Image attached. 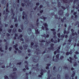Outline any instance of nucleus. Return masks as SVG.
I'll list each match as a JSON object with an SVG mask.
<instances>
[{
	"label": "nucleus",
	"mask_w": 79,
	"mask_h": 79,
	"mask_svg": "<svg viewBox=\"0 0 79 79\" xmlns=\"http://www.w3.org/2000/svg\"><path fill=\"white\" fill-rule=\"evenodd\" d=\"M32 0H23V2H25V3L26 6H33V4L32 3L30 2H32Z\"/></svg>",
	"instance_id": "1"
},
{
	"label": "nucleus",
	"mask_w": 79,
	"mask_h": 79,
	"mask_svg": "<svg viewBox=\"0 0 79 79\" xmlns=\"http://www.w3.org/2000/svg\"><path fill=\"white\" fill-rule=\"evenodd\" d=\"M35 67H33V69H34L35 70H36L37 71H39L40 70V69H42V65H40L39 66V67H38V66H39V64H37L35 65Z\"/></svg>",
	"instance_id": "2"
},
{
	"label": "nucleus",
	"mask_w": 79,
	"mask_h": 79,
	"mask_svg": "<svg viewBox=\"0 0 79 79\" xmlns=\"http://www.w3.org/2000/svg\"><path fill=\"white\" fill-rule=\"evenodd\" d=\"M34 47L36 49V52H35V54L39 55V53H40L39 52H40V51L39 50V46H37V45H36L34 46Z\"/></svg>",
	"instance_id": "3"
},
{
	"label": "nucleus",
	"mask_w": 79,
	"mask_h": 79,
	"mask_svg": "<svg viewBox=\"0 0 79 79\" xmlns=\"http://www.w3.org/2000/svg\"><path fill=\"white\" fill-rule=\"evenodd\" d=\"M16 73L14 72L12 74H10V77L12 79H16L17 78V77H16Z\"/></svg>",
	"instance_id": "4"
},
{
	"label": "nucleus",
	"mask_w": 79,
	"mask_h": 79,
	"mask_svg": "<svg viewBox=\"0 0 79 79\" xmlns=\"http://www.w3.org/2000/svg\"><path fill=\"white\" fill-rule=\"evenodd\" d=\"M59 55H60V54H58L56 56V58H57V59L55 60L54 59V58H55V56H54L53 57V59L52 60L53 61H55V62H59L60 61V59H59Z\"/></svg>",
	"instance_id": "5"
},
{
	"label": "nucleus",
	"mask_w": 79,
	"mask_h": 79,
	"mask_svg": "<svg viewBox=\"0 0 79 79\" xmlns=\"http://www.w3.org/2000/svg\"><path fill=\"white\" fill-rule=\"evenodd\" d=\"M32 59L33 61L35 62V63H37V62L39 61V56H35L34 57H33Z\"/></svg>",
	"instance_id": "6"
},
{
	"label": "nucleus",
	"mask_w": 79,
	"mask_h": 79,
	"mask_svg": "<svg viewBox=\"0 0 79 79\" xmlns=\"http://www.w3.org/2000/svg\"><path fill=\"white\" fill-rule=\"evenodd\" d=\"M58 40H54L53 38H52L51 40V41L52 42H53L54 44H56L57 42H59L60 41V39L59 38H58Z\"/></svg>",
	"instance_id": "7"
},
{
	"label": "nucleus",
	"mask_w": 79,
	"mask_h": 79,
	"mask_svg": "<svg viewBox=\"0 0 79 79\" xmlns=\"http://www.w3.org/2000/svg\"><path fill=\"white\" fill-rule=\"evenodd\" d=\"M50 45V47L48 48V50H54V48L53 47V46H54V44H52Z\"/></svg>",
	"instance_id": "8"
},
{
	"label": "nucleus",
	"mask_w": 79,
	"mask_h": 79,
	"mask_svg": "<svg viewBox=\"0 0 79 79\" xmlns=\"http://www.w3.org/2000/svg\"><path fill=\"white\" fill-rule=\"evenodd\" d=\"M40 42H41V44H40V46L42 47H44V44H43V43L45 42V41L44 40H40Z\"/></svg>",
	"instance_id": "9"
},
{
	"label": "nucleus",
	"mask_w": 79,
	"mask_h": 79,
	"mask_svg": "<svg viewBox=\"0 0 79 79\" xmlns=\"http://www.w3.org/2000/svg\"><path fill=\"white\" fill-rule=\"evenodd\" d=\"M71 32H72V34L74 36V35H77V33L76 32H75V33H74L73 32H74V30H73V29H72L71 30Z\"/></svg>",
	"instance_id": "10"
},
{
	"label": "nucleus",
	"mask_w": 79,
	"mask_h": 79,
	"mask_svg": "<svg viewBox=\"0 0 79 79\" xmlns=\"http://www.w3.org/2000/svg\"><path fill=\"white\" fill-rule=\"evenodd\" d=\"M44 25L45 27L46 31H48V29L47 28V27H48V25L47 24V23H44Z\"/></svg>",
	"instance_id": "11"
},
{
	"label": "nucleus",
	"mask_w": 79,
	"mask_h": 79,
	"mask_svg": "<svg viewBox=\"0 0 79 79\" xmlns=\"http://www.w3.org/2000/svg\"><path fill=\"white\" fill-rule=\"evenodd\" d=\"M59 14L60 15L62 16L63 14V11L62 10H59Z\"/></svg>",
	"instance_id": "12"
},
{
	"label": "nucleus",
	"mask_w": 79,
	"mask_h": 79,
	"mask_svg": "<svg viewBox=\"0 0 79 79\" xmlns=\"http://www.w3.org/2000/svg\"><path fill=\"white\" fill-rule=\"evenodd\" d=\"M22 14L23 16L25 15L26 19L27 20V15H26V13H25L24 11H23V12Z\"/></svg>",
	"instance_id": "13"
},
{
	"label": "nucleus",
	"mask_w": 79,
	"mask_h": 79,
	"mask_svg": "<svg viewBox=\"0 0 79 79\" xmlns=\"http://www.w3.org/2000/svg\"><path fill=\"white\" fill-rule=\"evenodd\" d=\"M41 73H40V74L41 75H43V73H45V72H47L46 70H44L43 69H41Z\"/></svg>",
	"instance_id": "14"
},
{
	"label": "nucleus",
	"mask_w": 79,
	"mask_h": 79,
	"mask_svg": "<svg viewBox=\"0 0 79 79\" xmlns=\"http://www.w3.org/2000/svg\"><path fill=\"white\" fill-rule=\"evenodd\" d=\"M10 64L9 66H6V68H9V67H10V68H13L14 67V64H12L11 65V63H10Z\"/></svg>",
	"instance_id": "15"
},
{
	"label": "nucleus",
	"mask_w": 79,
	"mask_h": 79,
	"mask_svg": "<svg viewBox=\"0 0 79 79\" xmlns=\"http://www.w3.org/2000/svg\"><path fill=\"white\" fill-rule=\"evenodd\" d=\"M18 46V44H16L15 45H14L13 47H14V48H15V49L16 50H18V48H17V47Z\"/></svg>",
	"instance_id": "16"
},
{
	"label": "nucleus",
	"mask_w": 79,
	"mask_h": 79,
	"mask_svg": "<svg viewBox=\"0 0 79 79\" xmlns=\"http://www.w3.org/2000/svg\"><path fill=\"white\" fill-rule=\"evenodd\" d=\"M51 43V42L50 41H49L47 42L46 44H45V46H48V45H49L50 44V43Z\"/></svg>",
	"instance_id": "17"
},
{
	"label": "nucleus",
	"mask_w": 79,
	"mask_h": 79,
	"mask_svg": "<svg viewBox=\"0 0 79 79\" xmlns=\"http://www.w3.org/2000/svg\"><path fill=\"white\" fill-rule=\"evenodd\" d=\"M51 31H53V34H54V35H56V32H55V29H51Z\"/></svg>",
	"instance_id": "18"
},
{
	"label": "nucleus",
	"mask_w": 79,
	"mask_h": 79,
	"mask_svg": "<svg viewBox=\"0 0 79 79\" xmlns=\"http://www.w3.org/2000/svg\"><path fill=\"white\" fill-rule=\"evenodd\" d=\"M56 53H60V50H59V49H57L56 50V51H55L54 52V54L55 55H56Z\"/></svg>",
	"instance_id": "19"
},
{
	"label": "nucleus",
	"mask_w": 79,
	"mask_h": 79,
	"mask_svg": "<svg viewBox=\"0 0 79 79\" xmlns=\"http://www.w3.org/2000/svg\"><path fill=\"white\" fill-rule=\"evenodd\" d=\"M42 37H44L45 38H47V37H49V35H47L45 34H44V35H42Z\"/></svg>",
	"instance_id": "20"
},
{
	"label": "nucleus",
	"mask_w": 79,
	"mask_h": 79,
	"mask_svg": "<svg viewBox=\"0 0 79 79\" xmlns=\"http://www.w3.org/2000/svg\"><path fill=\"white\" fill-rule=\"evenodd\" d=\"M8 16V13L6 12V16L4 17V21H6V19H7V17Z\"/></svg>",
	"instance_id": "21"
},
{
	"label": "nucleus",
	"mask_w": 79,
	"mask_h": 79,
	"mask_svg": "<svg viewBox=\"0 0 79 79\" xmlns=\"http://www.w3.org/2000/svg\"><path fill=\"white\" fill-rule=\"evenodd\" d=\"M37 28H35V33L36 34H40V32H39V30L37 29Z\"/></svg>",
	"instance_id": "22"
},
{
	"label": "nucleus",
	"mask_w": 79,
	"mask_h": 79,
	"mask_svg": "<svg viewBox=\"0 0 79 79\" xmlns=\"http://www.w3.org/2000/svg\"><path fill=\"white\" fill-rule=\"evenodd\" d=\"M69 58L70 60H69V59H67V60H68L69 61H70V63H72V60H73V59H72V58L71 57H69Z\"/></svg>",
	"instance_id": "23"
},
{
	"label": "nucleus",
	"mask_w": 79,
	"mask_h": 79,
	"mask_svg": "<svg viewBox=\"0 0 79 79\" xmlns=\"http://www.w3.org/2000/svg\"><path fill=\"white\" fill-rule=\"evenodd\" d=\"M5 46H6V50H7L8 48V43L7 42H6V44H5Z\"/></svg>",
	"instance_id": "24"
},
{
	"label": "nucleus",
	"mask_w": 79,
	"mask_h": 79,
	"mask_svg": "<svg viewBox=\"0 0 79 79\" xmlns=\"http://www.w3.org/2000/svg\"><path fill=\"white\" fill-rule=\"evenodd\" d=\"M43 7V6L42 5H40V7L37 8L38 11H40V9Z\"/></svg>",
	"instance_id": "25"
},
{
	"label": "nucleus",
	"mask_w": 79,
	"mask_h": 79,
	"mask_svg": "<svg viewBox=\"0 0 79 79\" xmlns=\"http://www.w3.org/2000/svg\"><path fill=\"white\" fill-rule=\"evenodd\" d=\"M72 35H71L70 36V38H69V39L68 40L69 42H71V40H72Z\"/></svg>",
	"instance_id": "26"
},
{
	"label": "nucleus",
	"mask_w": 79,
	"mask_h": 79,
	"mask_svg": "<svg viewBox=\"0 0 79 79\" xmlns=\"http://www.w3.org/2000/svg\"><path fill=\"white\" fill-rule=\"evenodd\" d=\"M6 7L7 8L6 9V12H8V13H9V11H8V3H7V4Z\"/></svg>",
	"instance_id": "27"
},
{
	"label": "nucleus",
	"mask_w": 79,
	"mask_h": 79,
	"mask_svg": "<svg viewBox=\"0 0 79 79\" xmlns=\"http://www.w3.org/2000/svg\"><path fill=\"white\" fill-rule=\"evenodd\" d=\"M6 2L5 0H2V3L4 5H5V4H6Z\"/></svg>",
	"instance_id": "28"
},
{
	"label": "nucleus",
	"mask_w": 79,
	"mask_h": 79,
	"mask_svg": "<svg viewBox=\"0 0 79 79\" xmlns=\"http://www.w3.org/2000/svg\"><path fill=\"white\" fill-rule=\"evenodd\" d=\"M23 47L24 48V49L26 50V49H27V48L28 47V45H24Z\"/></svg>",
	"instance_id": "29"
},
{
	"label": "nucleus",
	"mask_w": 79,
	"mask_h": 79,
	"mask_svg": "<svg viewBox=\"0 0 79 79\" xmlns=\"http://www.w3.org/2000/svg\"><path fill=\"white\" fill-rule=\"evenodd\" d=\"M31 28H29V30H27L28 33L29 34H31Z\"/></svg>",
	"instance_id": "30"
},
{
	"label": "nucleus",
	"mask_w": 79,
	"mask_h": 79,
	"mask_svg": "<svg viewBox=\"0 0 79 79\" xmlns=\"http://www.w3.org/2000/svg\"><path fill=\"white\" fill-rule=\"evenodd\" d=\"M57 2L58 3V6L60 8L61 6V3L58 0H57Z\"/></svg>",
	"instance_id": "31"
},
{
	"label": "nucleus",
	"mask_w": 79,
	"mask_h": 79,
	"mask_svg": "<svg viewBox=\"0 0 79 79\" xmlns=\"http://www.w3.org/2000/svg\"><path fill=\"white\" fill-rule=\"evenodd\" d=\"M58 71L60 72V71H62V68L61 67H60L58 69Z\"/></svg>",
	"instance_id": "32"
},
{
	"label": "nucleus",
	"mask_w": 79,
	"mask_h": 79,
	"mask_svg": "<svg viewBox=\"0 0 79 79\" xmlns=\"http://www.w3.org/2000/svg\"><path fill=\"white\" fill-rule=\"evenodd\" d=\"M29 74V73H26V77L25 78V79H28V76L27 75Z\"/></svg>",
	"instance_id": "33"
},
{
	"label": "nucleus",
	"mask_w": 79,
	"mask_h": 79,
	"mask_svg": "<svg viewBox=\"0 0 79 79\" xmlns=\"http://www.w3.org/2000/svg\"><path fill=\"white\" fill-rule=\"evenodd\" d=\"M65 78L66 79H68V78H69V76L68 75V74H66L65 75Z\"/></svg>",
	"instance_id": "34"
},
{
	"label": "nucleus",
	"mask_w": 79,
	"mask_h": 79,
	"mask_svg": "<svg viewBox=\"0 0 79 79\" xmlns=\"http://www.w3.org/2000/svg\"><path fill=\"white\" fill-rule=\"evenodd\" d=\"M64 69H67V70H69L68 69V68L67 67L66 65H65V66L64 67Z\"/></svg>",
	"instance_id": "35"
},
{
	"label": "nucleus",
	"mask_w": 79,
	"mask_h": 79,
	"mask_svg": "<svg viewBox=\"0 0 79 79\" xmlns=\"http://www.w3.org/2000/svg\"><path fill=\"white\" fill-rule=\"evenodd\" d=\"M12 32L14 34H15V33H16V30L14 29L13 30Z\"/></svg>",
	"instance_id": "36"
},
{
	"label": "nucleus",
	"mask_w": 79,
	"mask_h": 79,
	"mask_svg": "<svg viewBox=\"0 0 79 79\" xmlns=\"http://www.w3.org/2000/svg\"><path fill=\"white\" fill-rule=\"evenodd\" d=\"M57 79H60V75L58 74L57 77Z\"/></svg>",
	"instance_id": "37"
},
{
	"label": "nucleus",
	"mask_w": 79,
	"mask_h": 79,
	"mask_svg": "<svg viewBox=\"0 0 79 79\" xmlns=\"http://www.w3.org/2000/svg\"><path fill=\"white\" fill-rule=\"evenodd\" d=\"M55 17L56 18V19H61V18L60 17L58 18V16H57V15H55Z\"/></svg>",
	"instance_id": "38"
},
{
	"label": "nucleus",
	"mask_w": 79,
	"mask_h": 79,
	"mask_svg": "<svg viewBox=\"0 0 79 79\" xmlns=\"http://www.w3.org/2000/svg\"><path fill=\"white\" fill-rule=\"evenodd\" d=\"M73 73L72 75V77H74V75L75 74V72H74V71H73Z\"/></svg>",
	"instance_id": "39"
},
{
	"label": "nucleus",
	"mask_w": 79,
	"mask_h": 79,
	"mask_svg": "<svg viewBox=\"0 0 79 79\" xmlns=\"http://www.w3.org/2000/svg\"><path fill=\"white\" fill-rule=\"evenodd\" d=\"M41 19H44V21L45 19H47V17H44V16H43V17H41Z\"/></svg>",
	"instance_id": "40"
},
{
	"label": "nucleus",
	"mask_w": 79,
	"mask_h": 79,
	"mask_svg": "<svg viewBox=\"0 0 79 79\" xmlns=\"http://www.w3.org/2000/svg\"><path fill=\"white\" fill-rule=\"evenodd\" d=\"M2 26L3 25H1V27H0V31L1 32H2Z\"/></svg>",
	"instance_id": "41"
},
{
	"label": "nucleus",
	"mask_w": 79,
	"mask_h": 79,
	"mask_svg": "<svg viewBox=\"0 0 79 79\" xmlns=\"http://www.w3.org/2000/svg\"><path fill=\"white\" fill-rule=\"evenodd\" d=\"M21 28L22 30H23V24H21L20 25Z\"/></svg>",
	"instance_id": "42"
},
{
	"label": "nucleus",
	"mask_w": 79,
	"mask_h": 79,
	"mask_svg": "<svg viewBox=\"0 0 79 79\" xmlns=\"http://www.w3.org/2000/svg\"><path fill=\"white\" fill-rule=\"evenodd\" d=\"M64 36H65L64 35H61L60 37L61 38H64Z\"/></svg>",
	"instance_id": "43"
},
{
	"label": "nucleus",
	"mask_w": 79,
	"mask_h": 79,
	"mask_svg": "<svg viewBox=\"0 0 79 79\" xmlns=\"http://www.w3.org/2000/svg\"><path fill=\"white\" fill-rule=\"evenodd\" d=\"M11 31H12V29H9L8 30V32L9 33H10V32H11Z\"/></svg>",
	"instance_id": "44"
},
{
	"label": "nucleus",
	"mask_w": 79,
	"mask_h": 79,
	"mask_svg": "<svg viewBox=\"0 0 79 79\" xmlns=\"http://www.w3.org/2000/svg\"><path fill=\"white\" fill-rule=\"evenodd\" d=\"M5 34V33H3V32H2V35H1V36L2 37H4V35ZM3 34H4V35H3Z\"/></svg>",
	"instance_id": "45"
},
{
	"label": "nucleus",
	"mask_w": 79,
	"mask_h": 79,
	"mask_svg": "<svg viewBox=\"0 0 79 79\" xmlns=\"http://www.w3.org/2000/svg\"><path fill=\"white\" fill-rule=\"evenodd\" d=\"M77 63L75 62L74 63V64L73 65V66H77Z\"/></svg>",
	"instance_id": "46"
},
{
	"label": "nucleus",
	"mask_w": 79,
	"mask_h": 79,
	"mask_svg": "<svg viewBox=\"0 0 79 79\" xmlns=\"http://www.w3.org/2000/svg\"><path fill=\"white\" fill-rule=\"evenodd\" d=\"M5 79H9L8 77L7 76L5 75Z\"/></svg>",
	"instance_id": "47"
},
{
	"label": "nucleus",
	"mask_w": 79,
	"mask_h": 79,
	"mask_svg": "<svg viewBox=\"0 0 79 79\" xmlns=\"http://www.w3.org/2000/svg\"><path fill=\"white\" fill-rule=\"evenodd\" d=\"M31 25L30 26V27H31V28H34V27H35L32 25V24H31Z\"/></svg>",
	"instance_id": "48"
},
{
	"label": "nucleus",
	"mask_w": 79,
	"mask_h": 79,
	"mask_svg": "<svg viewBox=\"0 0 79 79\" xmlns=\"http://www.w3.org/2000/svg\"><path fill=\"white\" fill-rule=\"evenodd\" d=\"M61 7L64 10L66 9V7H64V6H61Z\"/></svg>",
	"instance_id": "49"
},
{
	"label": "nucleus",
	"mask_w": 79,
	"mask_h": 79,
	"mask_svg": "<svg viewBox=\"0 0 79 79\" xmlns=\"http://www.w3.org/2000/svg\"><path fill=\"white\" fill-rule=\"evenodd\" d=\"M53 10H54V11H56V7H54Z\"/></svg>",
	"instance_id": "50"
},
{
	"label": "nucleus",
	"mask_w": 79,
	"mask_h": 79,
	"mask_svg": "<svg viewBox=\"0 0 79 79\" xmlns=\"http://www.w3.org/2000/svg\"><path fill=\"white\" fill-rule=\"evenodd\" d=\"M18 31L19 32H22V30H21V29H19L18 30Z\"/></svg>",
	"instance_id": "51"
},
{
	"label": "nucleus",
	"mask_w": 79,
	"mask_h": 79,
	"mask_svg": "<svg viewBox=\"0 0 79 79\" xmlns=\"http://www.w3.org/2000/svg\"><path fill=\"white\" fill-rule=\"evenodd\" d=\"M16 70H17V69H16V68H14L13 69V71H16Z\"/></svg>",
	"instance_id": "52"
},
{
	"label": "nucleus",
	"mask_w": 79,
	"mask_h": 79,
	"mask_svg": "<svg viewBox=\"0 0 79 79\" xmlns=\"http://www.w3.org/2000/svg\"><path fill=\"white\" fill-rule=\"evenodd\" d=\"M25 67L26 69H27V70L29 69V68H28V67H27V66L25 65Z\"/></svg>",
	"instance_id": "53"
},
{
	"label": "nucleus",
	"mask_w": 79,
	"mask_h": 79,
	"mask_svg": "<svg viewBox=\"0 0 79 79\" xmlns=\"http://www.w3.org/2000/svg\"><path fill=\"white\" fill-rule=\"evenodd\" d=\"M57 35H58V37H60V33H58Z\"/></svg>",
	"instance_id": "54"
},
{
	"label": "nucleus",
	"mask_w": 79,
	"mask_h": 79,
	"mask_svg": "<svg viewBox=\"0 0 79 79\" xmlns=\"http://www.w3.org/2000/svg\"><path fill=\"white\" fill-rule=\"evenodd\" d=\"M74 58H75V59H77V57H76V55H74Z\"/></svg>",
	"instance_id": "55"
},
{
	"label": "nucleus",
	"mask_w": 79,
	"mask_h": 79,
	"mask_svg": "<svg viewBox=\"0 0 79 79\" xmlns=\"http://www.w3.org/2000/svg\"><path fill=\"white\" fill-rule=\"evenodd\" d=\"M14 22H16L17 21V18H14Z\"/></svg>",
	"instance_id": "56"
},
{
	"label": "nucleus",
	"mask_w": 79,
	"mask_h": 79,
	"mask_svg": "<svg viewBox=\"0 0 79 79\" xmlns=\"http://www.w3.org/2000/svg\"><path fill=\"white\" fill-rule=\"evenodd\" d=\"M77 24H79V22L77 21V23H76L75 24V26H76V25H77Z\"/></svg>",
	"instance_id": "57"
},
{
	"label": "nucleus",
	"mask_w": 79,
	"mask_h": 79,
	"mask_svg": "<svg viewBox=\"0 0 79 79\" xmlns=\"http://www.w3.org/2000/svg\"><path fill=\"white\" fill-rule=\"evenodd\" d=\"M25 24H28V21H25Z\"/></svg>",
	"instance_id": "58"
},
{
	"label": "nucleus",
	"mask_w": 79,
	"mask_h": 79,
	"mask_svg": "<svg viewBox=\"0 0 79 79\" xmlns=\"http://www.w3.org/2000/svg\"><path fill=\"white\" fill-rule=\"evenodd\" d=\"M64 58V56H62L60 57V60H62V59H63Z\"/></svg>",
	"instance_id": "59"
},
{
	"label": "nucleus",
	"mask_w": 79,
	"mask_h": 79,
	"mask_svg": "<svg viewBox=\"0 0 79 79\" xmlns=\"http://www.w3.org/2000/svg\"><path fill=\"white\" fill-rule=\"evenodd\" d=\"M0 50L2 52H3V50H2V48H0Z\"/></svg>",
	"instance_id": "60"
},
{
	"label": "nucleus",
	"mask_w": 79,
	"mask_h": 79,
	"mask_svg": "<svg viewBox=\"0 0 79 79\" xmlns=\"http://www.w3.org/2000/svg\"><path fill=\"white\" fill-rule=\"evenodd\" d=\"M18 52V53H21V51L20 50H19Z\"/></svg>",
	"instance_id": "61"
},
{
	"label": "nucleus",
	"mask_w": 79,
	"mask_h": 79,
	"mask_svg": "<svg viewBox=\"0 0 79 79\" xmlns=\"http://www.w3.org/2000/svg\"><path fill=\"white\" fill-rule=\"evenodd\" d=\"M19 49L20 50H23V47L20 46L19 47Z\"/></svg>",
	"instance_id": "62"
},
{
	"label": "nucleus",
	"mask_w": 79,
	"mask_h": 79,
	"mask_svg": "<svg viewBox=\"0 0 79 79\" xmlns=\"http://www.w3.org/2000/svg\"><path fill=\"white\" fill-rule=\"evenodd\" d=\"M76 14H77V12H74L73 13V15H76Z\"/></svg>",
	"instance_id": "63"
},
{
	"label": "nucleus",
	"mask_w": 79,
	"mask_h": 79,
	"mask_svg": "<svg viewBox=\"0 0 79 79\" xmlns=\"http://www.w3.org/2000/svg\"><path fill=\"white\" fill-rule=\"evenodd\" d=\"M51 65V64H47V65L48 66H50Z\"/></svg>",
	"instance_id": "64"
}]
</instances>
